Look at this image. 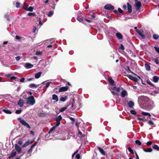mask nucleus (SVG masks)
<instances>
[{
	"instance_id": "obj_52",
	"label": "nucleus",
	"mask_w": 159,
	"mask_h": 159,
	"mask_svg": "<svg viewBox=\"0 0 159 159\" xmlns=\"http://www.w3.org/2000/svg\"><path fill=\"white\" fill-rule=\"evenodd\" d=\"M20 4L19 2H17L16 4V7L17 8H19L20 7Z\"/></svg>"
},
{
	"instance_id": "obj_40",
	"label": "nucleus",
	"mask_w": 159,
	"mask_h": 159,
	"mask_svg": "<svg viewBox=\"0 0 159 159\" xmlns=\"http://www.w3.org/2000/svg\"><path fill=\"white\" fill-rule=\"evenodd\" d=\"M130 112L131 114L134 115H136L137 114V112L134 110H131Z\"/></svg>"
},
{
	"instance_id": "obj_61",
	"label": "nucleus",
	"mask_w": 159,
	"mask_h": 159,
	"mask_svg": "<svg viewBox=\"0 0 159 159\" xmlns=\"http://www.w3.org/2000/svg\"><path fill=\"white\" fill-rule=\"evenodd\" d=\"M25 79L24 78H22L20 80V82L22 83H24L25 82Z\"/></svg>"
},
{
	"instance_id": "obj_48",
	"label": "nucleus",
	"mask_w": 159,
	"mask_h": 159,
	"mask_svg": "<svg viewBox=\"0 0 159 159\" xmlns=\"http://www.w3.org/2000/svg\"><path fill=\"white\" fill-rule=\"evenodd\" d=\"M147 83L149 84L150 85L152 86H154V85L149 80L147 81Z\"/></svg>"
},
{
	"instance_id": "obj_21",
	"label": "nucleus",
	"mask_w": 159,
	"mask_h": 159,
	"mask_svg": "<svg viewBox=\"0 0 159 159\" xmlns=\"http://www.w3.org/2000/svg\"><path fill=\"white\" fill-rule=\"evenodd\" d=\"M39 85H37L35 84L34 83H32L30 84L29 86V87L30 88H37L38 87V86H39Z\"/></svg>"
},
{
	"instance_id": "obj_36",
	"label": "nucleus",
	"mask_w": 159,
	"mask_h": 159,
	"mask_svg": "<svg viewBox=\"0 0 159 159\" xmlns=\"http://www.w3.org/2000/svg\"><path fill=\"white\" fill-rule=\"evenodd\" d=\"M125 70L127 71H129V72L132 73V74H133L134 75H136V74H135V73H134L133 72H132L131 70H130L129 69V66H127V68H125Z\"/></svg>"
},
{
	"instance_id": "obj_51",
	"label": "nucleus",
	"mask_w": 159,
	"mask_h": 159,
	"mask_svg": "<svg viewBox=\"0 0 159 159\" xmlns=\"http://www.w3.org/2000/svg\"><path fill=\"white\" fill-rule=\"evenodd\" d=\"M120 48L122 50H124L125 49V48L123 44H121L120 46Z\"/></svg>"
},
{
	"instance_id": "obj_43",
	"label": "nucleus",
	"mask_w": 159,
	"mask_h": 159,
	"mask_svg": "<svg viewBox=\"0 0 159 159\" xmlns=\"http://www.w3.org/2000/svg\"><path fill=\"white\" fill-rule=\"evenodd\" d=\"M135 142L136 144H137L139 145H141V143L140 141L139 140H136Z\"/></svg>"
},
{
	"instance_id": "obj_57",
	"label": "nucleus",
	"mask_w": 159,
	"mask_h": 159,
	"mask_svg": "<svg viewBox=\"0 0 159 159\" xmlns=\"http://www.w3.org/2000/svg\"><path fill=\"white\" fill-rule=\"evenodd\" d=\"M154 60V62L157 64H159V61H158V60L157 58H155Z\"/></svg>"
},
{
	"instance_id": "obj_62",
	"label": "nucleus",
	"mask_w": 159,
	"mask_h": 159,
	"mask_svg": "<svg viewBox=\"0 0 159 159\" xmlns=\"http://www.w3.org/2000/svg\"><path fill=\"white\" fill-rule=\"evenodd\" d=\"M118 11L120 13H123V11L120 8H119L118 9Z\"/></svg>"
},
{
	"instance_id": "obj_10",
	"label": "nucleus",
	"mask_w": 159,
	"mask_h": 159,
	"mask_svg": "<svg viewBox=\"0 0 159 159\" xmlns=\"http://www.w3.org/2000/svg\"><path fill=\"white\" fill-rule=\"evenodd\" d=\"M127 76L130 79L135 82H137L138 80L137 78L133 77L130 75H128Z\"/></svg>"
},
{
	"instance_id": "obj_13",
	"label": "nucleus",
	"mask_w": 159,
	"mask_h": 159,
	"mask_svg": "<svg viewBox=\"0 0 159 159\" xmlns=\"http://www.w3.org/2000/svg\"><path fill=\"white\" fill-rule=\"evenodd\" d=\"M127 5L128 11L129 13H131L132 11L131 5L128 2L127 3Z\"/></svg>"
},
{
	"instance_id": "obj_39",
	"label": "nucleus",
	"mask_w": 159,
	"mask_h": 159,
	"mask_svg": "<svg viewBox=\"0 0 159 159\" xmlns=\"http://www.w3.org/2000/svg\"><path fill=\"white\" fill-rule=\"evenodd\" d=\"M53 11H50L48 14V16L49 17H51L53 14Z\"/></svg>"
},
{
	"instance_id": "obj_17",
	"label": "nucleus",
	"mask_w": 159,
	"mask_h": 159,
	"mask_svg": "<svg viewBox=\"0 0 159 159\" xmlns=\"http://www.w3.org/2000/svg\"><path fill=\"white\" fill-rule=\"evenodd\" d=\"M32 64L29 63H26L25 64V67L27 69L33 67Z\"/></svg>"
},
{
	"instance_id": "obj_3",
	"label": "nucleus",
	"mask_w": 159,
	"mask_h": 159,
	"mask_svg": "<svg viewBox=\"0 0 159 159\" xmlns=\"http://www.w3.org/2000/svg\"><path fill=\"white\" fill-rule=\"evenodd\" d=\"M62 118V117L61 115H59L55 117L56 121V126H59L61 124V121Z\"/></svg>"
},
{
	"instance_id": "obj_32",
	"label": "nucleus",
	"mask_w": 159,
	"mask_h": 159,
	"mask_svg": "<svg viewBox=\"0 0 159 159\" xmlns=\"http://www.w3.org/2000/svg\"><path fill=\"white\" fill-rule=\"evenodd\" d=\"M2 111L7 114H11V112L9 110L3 109V110Z\"/></svg>"
},
{
	"instance_id": "obj_27",
	"label": "nucleus",
	"mask_w": 159,
	"mask_h": 159,
	"mask_svg": "<svg viewBox=\"0 0 159 159\" xmlns=\"http://www.w3.org/2000/svg\"><path fill=\"white\" fill-rule=\"evenodd\" d=\"M67 99V96H65L64 97H61L60 100L62 102H65Z\"/></svg>"
},
{
	"instance_id": "obj_34",
	"label": "nucleus",
	"mask_w": 159,
	"mask_h": 159,
	"mask_svg": "<svg viewBox=\"0 0 159 159\" xmlns=\"http://www.w3.org/2000/svg\"><path fill=\"white\" fill-rule=\"evenodd\" d=\"M2 65L5 67H10V65L11 64H6L3 62H2Z\"/></svg>"
},
{
	"instance_id": "obj_41",
	"label": "nucleus",
	"mask_w": 159,
	"mask_h": 159,
	"mask_svg": "<svg viewBox=\"0 0 159 159\" xmlns=\"http://www.w3.org/2000/svg\"><path fill=\"white\" fill-rule=\"evenodd\" d=\"M78 136L80 137H84V136L83 135L82 133L79 130H78Z\"/></svg>"
},
{
	"instance_id": "obj_54",
	"label": "nucleus",
	"mask_w": 159,
	"mask_h": 159,
	"mask_svg": "<svg viewBox=\"0 0 159 159\" xmlns=\"http://www.w3.org/2000/svg\"><path fill=\"white\" fill-rule=\"evenodd\" d=\"M51 83V82H48L46 83V87L47 88H48L49 86V85Z\"/></svg>"
},
{
	"instance_id": "obj_50",
	"label": "nucleus",
	"mask_w": 159,
	"mask_h": 159,
	"mask_svg": "<svg viewBox=\"0 0 159 159\" xmlns=\"http://www.w3.org/2000/svg\"><path fill=\"white\" fill-rule=\"evenodd\" d=\"M154 48L155 50V51L158 53H159V48L156 47V46H155L154 47Z\"/></svg>"
},
{
	"instance_id": "obj_53",
	"label": "nucleus",
	"mask_w": 159,
	"mask_h": 159,
	"mask_svg": "<svg viewBox=\"0 0 159 159\" xmlns=\"http://www.w3.org/2000/svg\"><path fill=\"white\" fill-rule=\"evenodd\" d=\"M70 119L72 123L73 124L75 121V119L73 118L70 117Z\"/></svg>"
},
{
	"instance_id": "obj_44",
	"label": "nucleus",
	"mask_w": 159,
	"mask_h": 159,
	"mask_svg": "<svg viewBox=\"0 0 159 159\" xmlns=\"http://www.w3.org/2000/svg\"><path fill=\"white\" fill-rule=\"evenodd\" d=\"M148 123L150 125H152L154 124V123L151 120H149L148 121Z\"/></svg>"
},
{
	"instance_id": "obj_8",
	"label": "nucleus",
	"mask_w": 159,
	"mask_h": 159,
	"mask_svg": "<svg viewBox=\"0 0 159 159\" xmlns=\"http://www.w3.org/2000/svg\"><path fill=\"white\" fill-rule=\"evenodd\" d=\"M79 13L80 16V15H78L76 19L77 20H78L79 21L82 22V23L84 24V20H83V18L81 17V14H82L80 13Z\"/></svg>"
},
{
	"instance_id": "obj_20",
	"label": "nucleus",
	"mask_w": 159,
	"mask_h": 159,
	"mask_svg": "<svg viewBox=\"0 0 159 159\" xmlns=\"http://www.w3.org/2000/svg\"><path fill=\"white\" fill-rule=\"evenodd\" d=\"M24 101L21 99H20L18 102V104L20 107H22L23 106Z\"/></svg>"
},
{
	"instance_id": "obj_26",
	"label": "nucleus",
	"mask_w": 159,
	"mask_h": 159,
	"mask_svg": "<svg viewBox=\"0 0 159 159\" xmlns=\"http://www.w3.org/2000/svg\"><path fill=\"white\" fill-rule=\"evenodd\" d=\"M159 79V77L157 76H154L153 77V81L155 83L158 82Z\"/></svg>"
},
{
	"instance_id": "obj_42",
	"label": "nucleus",
	"mask_w": 159,
	"mask_h": 159,
	"mask_svg": "<svg viewBox=\"0 0 159 159\" xmlns=\"http://www.w3.org/2000/svg\"><path fill=\"white\" fill-rule=\"evenodd\" d=\"M128 150L129 152L133 154L134 153V152L133 150L130 147H129L128 148Z\"/></svg>"
},
{
	"instance_id": "obj_49",
	"label": "nucleus",
	"mask_w": 159,
	"mask_h": 159,
	"mask_svg": "<svg viewBox=\"0 0 159 159\" xmlns=\"http://www.w3.org/2000/svg\"><path fill=\"white\" fill-rule=\"evenodd\" d=\"M113 90H116V91L119 92L120 91V89L119 88H117V87H113Z\"/></svg>"
},
{
	"instance_id": "obj_19",
	"label": "nucleus",
	"mask_w": 159,
	"mask_h": 159,
	"mask_svg": "<svg viewBox=\"0 0 159 159\" xmlns=\"http://www.w3.org/2000/svg\"><path fill=\"white\" fill-rule=\"evenodd\" d=\"M24 9L27 11L32 12L33 11V8L31 6L29 7H26L24 8Z\"/></svg>"
},
{
	"instance_id": "obj_23",
	"label": "nucleus",
	"mask_w": 159,
	"mask_h": 159,
	"mask_svg": "<svg viewBox=\"0 0 159 159\" xmlns=\"http://www.w3.org/2000/svg\"><path fill=\"white\" fill-rule=\"evenodd\" d=\"M42 74V72H38L35 74V77L36 79H38L40 77Z\"/></svg>"
},
{
	"instance_id": "obj_5",
	"label": "nucleus",
	"mask_w": 159,
	"mask_h": 159,
	"mask_svg": "<svg viewBox=\"0 0 159 159\" xmlns=\"http://www.w3.org/2000/svg\"><path fill=\"white\" fill-rule=\"evenodd\" d=\"M20 122L24 126H26L28 129H30V127L29 124L23 119H20Z\"/></svg>"
},
{
	"instance_id": "obj_14",
	"label": "nucleus",
	"mask_w": 159,
	"mask_h": 159,
	"mask_svg": "<svg viewBox=\"0 0 159 159\" xmlns=\"http://www.w3.org/2000/svg\"><path fill=\"white\" fill-rule=\"evenodd\" d=\"M16 151L15 150H13L12 151V152H11V153L10 155L8 157V158L9 159H10L11 158L15 156H16Z\"/></svg>"
},
{
	"instance_id": "obj_55",
	"label": "nucleus",
	"mask_w": 159,
	"mask_h": 159,
	"mask_svg": "<svg viewBox=\"0 0 159 159\" xmlns=\"http://www.w3.org/2000/svg\"><path fill=\"white\" fill-rule=\"evenodd\" d=\"M137 119L138 120L141 121H145V120L143 119V118L139 117L137 118Z\"/></svg>"
},
{
	"instance_id": "obj_56",
	"label": "nucleus",
	"mask_w": 159,
	"mask_h": 159,
	"mask_svg": "<svg viewBox=\"0 0 159 159\" xmlns=\"http://www.w3.org/2000/svg\"><path fill=\"white\" fill-rule=\"evenodd\" d=\"M32 149H30L28 151H27V154H30L32 153Z\"/></svg>"
},
{
	"instance_id": "obj_15",
	"label": "nucleus",
	"mask_w": 159,
	"mask_h": 159,
	"mask_svg": "<svg viewBox=\"0 0 159 159\" xmlns=\"http://www.w3.org/2000/svg\"><path fill=\"white\" fill-rule=\"evenodd\" d=\"M32 141H31L30 140H28L26 141L25 143L23 145L22 147L23 148L29 145L30 144H31L32 143Z\"/></svg>"
},
{
	"instance_id": "obj_4",
	"label": "nucleus",
	"mask_w": 159,
	"mask_h": 159,
	"mask_svg": "<svg viewBox=\"0 0 159 159\" xmlns=\"http://www.w3.org/2000/svg\"><path fill=\"white\" fill-rule=\"evenodd\" d=\"M104 8L107 10H111L114 9V7L110 4H108L105 6Z\"/></svg>"
},
{
	"instance_id": "obj_7",
	"label": "nucleus",
	"mask_w": 159,
	"mask_h": 159,
	"mask_svg": "<svg viewBox=\"0 0 159 159\" xmlns=\"http://www.w3.org/2000/svg\"><path fill=\"white\" fill-rule=\"evenodd\" d=\"M15 149L18 153H20L22 151V149L17 144H15Z\"/></svg>"
},
{
	"instance_id": "obj_30",
	"label": "nucleus",
	"mask_w": 159,
	"mask_h": 159,
	"mask_svg": "<svg viewBox=\"0 0 159 159\" xmlns=\"http://www.w3.org/2000/svg\"><path fill=\"white\" fill-rule=\"evenodd\" d=\"M57 127H58V126H56V125H55L54 126L52 127L50 129V130L48 132V133H51L53 131H54L55 129Z\"/></svg>"
},
{
	"instance_id": "obj_12",
	"label": "nucleus",
	"mask_w": 159,
	"mask_h": 159,
	"mask_svg": "<svg viewBox=\"0 0 159 159\" xmlns=\"http://www.w3.org/2000/svg\"><path fill=\"white\" fill-rule=\"evenodd\" d=\"M68 89V86H66L64 87H62L60 88L59 89V92H62L63 91H66Z\"/></svg>"
},
{
	"instance_id": "obj_33",
	"label": "nucleus",
	"mask_w": 159,
	"mask_h": 159,
	"mask_svg": "<svg viewBox=\"0 0 159 159\" xmlns=\"http://www.w3.org/2000/svg\"><path fill=\"white\" fill-rule=\"evenodd\" d=\"M69 138L68 134H66V137L65 138H61V139L62 140H64L66 139H68Z\"/></svg>"
},
{
	"instance_id": "obj_31",
	"label": "nucleus",
	"mask_w": 159,
	"mask_h": 159,
	"mask_svg": "<svg viewBox=\"0 0 159 159\" xmlns=\"http://www.w3.org/2000/svg\"><path fill=\"white\" fill-rule=\"evenodd\" d=\"M68 107L61 108L59 110L60 112H62L65 111L67 108Z\"/></svg>"
},
{
	"instance_id": "obj_46",
	"label": "nucleus",
	"mask_w": 159,
	"mask_h": 159,
	"mask_svg": "<svg viewBox=\"0 0 159 159\" xmlns=\"http://www.w3.org/2000/svg\"><path fill=\"white\" fill-rule=\"evenodd\" d=\"M37 144V142H35V143H34V144H33V145H32L31 146V148H30V149H32L33 150V149L36 146V145Z\"/></svg>"
},
{
	"instance_id": "obj_2",
	"label": "nucleus",
	"mask_w": 159,
	"mask_h": 159,
	"mask_svg": "<svg viewBox=\"0 0 159 159\" xmlns=\"http://www.w3.org/2000/svg\"><path fill=\"white\" fill-rule=\"evenodd\" d=\"M26 103L30 105H33L35 104V101L33 96H31L28 97L26 99Z\"/></svg>"
},
{
	"instance_id": "obj_22",
	"label": "nucleus",
	"mask_w": 159,
	"mask_h": 159,
	"mask_svg": "<svg viewBox=\"0 0 159 159\" xmlns=\"http://www.w3.org/2000/svg\"><path fill=\"white\" fill-rule=\"evenodd\" d=\"M108 82L112 86L115 85V84L114 83V81L112 80V79L111 78H109L108 79Z\"/></svg>"
},
{
	"instance_id": "obj_18",
	"label": "nucleus",
	"mask_w": 159,
	"mask_h": 159,
	"mask_svg": "<svg viewBox=\"0 0 159 159\" xmlns=\"http://www.w3.org/2000/svg\"><path fill=\"white\" fill-rule=\"evenodd\" d=\"M128 106L132 108L134 106V103L132 101H129L127 103Z\"/></svg>"
},
{
	"instance_id": "obj_29",
	"label": "nucleus",
	"mask_w": 159,
	"mask_h": 159,
	"mask_svg": "<svg viewBox=\"0 0 159 159\" xmlns=\"http://www.w3.org/2000/svg\"><path fill=\"white\" fill-rule=\"evenodd\" d=\"M145 66L146 70L148 71L150 70V67L148 63H145Z\"/></svg>"
},
{
	"instance_id": "obj_63",
	"label": "nucleus",
	"mask_w": 159,
	"mask_h": 159,
	"mask_svg": "<svg viewBox=\"0 0 159 159\" xmlns=\"http://www.w3.org/2000/svg\"><path fill=\"white\" fill-rule=\"evenodd\" d=\"M37 55H40L41 54V53L40 52H36L35 54Z\"/></svg>"
},
{
	"instance_id": "obj_38",
	"label": "nucleus",
	"mask_w": 159,
	"mask_h": 159,
	"mask_svg": "<svg viewBox=\"0 0 159 159\" xmlns=\"http://www.w3.org/2000/svg\"><path fill=\"white\" fill-rule=\"evenodd\" d=\"M153 37L155 39H157L159 38V36L157 34H154L153 35Z\"/></svg>"
},
{
	"instance_id": "obj_28",
	"label": "nucleus",
	"mask_w": 159,
	"mask_h": 159,
	"mask_svg": "<svg viewBox=\"0 0 159 159\" xmlns=\"http://www.w3.org/2000/svg\"><path fill=\"white\" fill-rule=\"evenodd\" d=\"M143 151L145 152H150L152 151V149L149 148L147 149H143Z\"/></svg>"
},
{
	"instance_id": "obj_60",
	"label": "nucleus",
	"mask_w": 159,
	"mask_h": 159,
	"mask_svg": "<svg viewBox=\"0 0 159 159\" xmlns=\"http://www.w3.org/2000/svg\"><path fill=\"white\" fill-rule=\"evenodd\" d=\"M152 142H151L150 141H149L147 142L146 144L148 146H150L152 144Z\"/></svg>"
},
{
	"instance_id": "obj_11",
	"label": "nucleus",
	"mask_w": 159,
	"mask_h": 159,
	"mask_svg": "<svg viewBox=\"0 0 159 159\" xmlns=\"http://www.w3.org/2000/svg\"><path fill=\"white\" fill-rule=\"evenodd\" d=\"M135 29L136 32L138 33V34L141 37L143 38H144L145 37V35L142 34L141 32L137 28V27H135Z\"/></svg>"
},
{
	"instance_id": "obj_47",
	"label": "nucleus",
	"mask_w": 159,
	"mask_h": 159,
	"mask_svg": "<svg viewBox=\"0 0 159 159\" xmlns=\"http://www.w3.org/2000/svg\"><path fill=\"white\" fill-rule=\"evenodd\" d=\"M22 111L21 110H17L16 111L15 113L16 114H20Z\"/></svg>"
},
{
	"instance_id": "obj_64",
	"label": "nucleus",
	"mask_w": 159,
	"mask_h": 159,
	"mask_svg": "<svg viewBox=\"0 0 159 159\" xmlns=\"http://www.w3.org/2000/svg\"><path fill=\"white\" fill-rule=\"evenodd\" d=\"M15 59L17 61H18L20 59V56H17L15 57Z\"/></svg>"
},
{
	"instance_id": "obj_37",
	"label": "nucleus",
	"mask_w": 159,
	"mask_h": 159,
	"mask_svg": "<svg viewBox=\"0 0 159 159\" xmlns=\"http://www.w3.org/2000/svg\"><path fill=\"white\" fill-rule=\"evenodd\" d=\"M152 148L155 149L157 150V151H159V147L156 144H154L152 146Z\"/></svg>"
},
{
	"instance_id": "obj_59",
	"label": "nucleus",
	"mask_w": 159,
	"mask_h": 159,
	"mask_svg": "<svg viewBox=\"0 0 159 159\" xmlns=\"http://www.w3.org/2000/svg\"><path fill=\"white\" fill-rule=\"evenodd\" d=\"M75 157L77 159H79L80 158V156L79 154H77Z\"/></svg>"
},
{
	"instance_id": "obj_45",
	"label": "nucleus",
	"mask_w": 159,
	"mask_h": 159,
	"mask_svg": "<svg viewBox=\"0 0 159 159\" xmlns=\"http://www.w3.org/2000/svg\"><path fill=\"white\" fill-rule=\"evenodd\" d=\"M111 92L113 95L116 96L117 97L119 96V94L118 93H116L114 91H111Z\"/></svg>"
},
{
	"instance_id": "obj_35",
	"label": "nucleus",
	"mask_w": 159,
	"mask_h": 159,
	"mask_svg": "<svg viewBox=\"0 0 159 159\" xmlns=\"http://www.w3.org/2000/svg\"><path fill=\"white\" fill-rule=\"evenodd\" d=\"M141 113H142V115H144V116H151L150 114L149 113H148V112H144V111H143V112H142Z\"/></svg>"
},
{
	"instance_id": "obj_6",
	"label": "nucleus",
	"mask_w": 159,
	"mask_h": 159,
	"mask_svg": "<svg viewBox=\"0 0 159 159\" xmlns=\"http://www.w3.org/2000/svg\"><path fill=\"white\" fill-rule=\"evenodd\" d=\"M134 6L136 7V9L137 11L139 10L141 6V3L140 2H135Z\"/></svg>"
},
{
	"instance_id": "obj_58",
	"label": "nucleus",
	"mask_w": 159,
	"mask_h": 159,
	"mask_svg": "<svg viewBox=\"0 0 159 159\" xmlns=\"http://www.w3.org/2000/svg\"><path fill=\"white\" fill-rule=\"evenodd\" d=\"M35 14L34 13H29L28 14V16H34L35 15Z\"/></svg>"
},
{
	"instance_id": "obj_25",
	"label": "nucleus",
	"mask_w": 159,
	"mask_h": 159,
	"mask_svg": "<svg viewBox=\"0 0 159 159\" xmlns=\"http://www.w3.org/2000/svg\"><path fill=\"white\" fill-rule=\"evenodd\" d=\"M98 149L102 155H105V152L104 150L102 148L99 147H98Z\"/></svg>"
},
{
	"instance_id": "obj_9",
	"label": "nucleus",
	"mask_w": 159,
	"mask_h": 159,
	"mask_svg": "<svg viewBox=\"0 0 159 159\" xmlns=\"http://www.w3.org/2000/svg\"><path fill=\"white\" fill-rule=\"evenodd\" d=\"M128 93L125 90H123L121 93V97L124 98L126 96H127Z\"/></svg>"
},
{
	"instance_id": "obj_1",
	"label": "nucleus",
	"mask_w": 159,
	"mask_h": 159,
	"mask_svg": "<svg viewBox=\"0 0 159 159\" xmlns=\"http://www.w3.org/2000/svg\"><path fill=\"white\" fill-rule=\"evenodd\" d=\"M143 99L146 102L145 106L148 109H152L154 107V102L150 100L148 97L146 96L143 97Z\"/></svg>"
},
{
	"instance_id": "obj_24",
	"label": "nucleus",
	"mask_w": 159,
	"mask_h": 159,
	"mask_svg": "<svg viewBox=\"0 0 159 159\" xmlns=\"http://www.w3.org/2000/svg\"><path fill=\"white\" fill-rule=\"evenodd\" d=\"M52 99L56 100V102H57L59 100L57 96L54 94L52 95Z\"/></svg>"
},
{
	"instance_id": "obj_16",
	"label": "nucleus",
	"mask_w": 159,
	"mask_h": 159,
	"mask_svg": "<svg viewBox=\"0 0 159 159\" xmlns=\"http://www.w3.org/2000/svg\"><path fill=\"white\" fill-rule=\"evenodd\" d=\"M116 36L117 38L119 39H123V36L120 33H116Z\"/></svg>"
}]
</instances>
